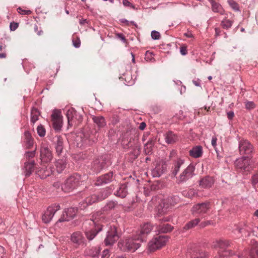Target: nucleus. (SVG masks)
I'll use <instances>...</instances> for the list:
<instances>
[{
    "label": "nucleus",
    "instance_id": "obj_1",
    "mask_svg": "<svg viewBox=\"0 0 258 258\" xmlns=\"http://www.w3.org/2000/svg\"><path fill=\"white\" fill-rule=\"evenodd\" d=\"M105 219L102 215L101 212L98 211L94 213L91 219L88 221L90 228L86 229L85 234L87 238L91 241L93 240L97 234L102 230L103 225L101 224V221Z\"/></svg>",
    "mask_w": 258,
    "mask_h": 258
},
{
    "label": "nucleus",
    "instance_id": "obj_2",
    "mask_svg": "<svg viewBox=\"0 0 258 258\" xmlns=\"http://www.w3.org/2000/svg\"><path fill=\"white\" fill-rule=\"evenodd\" d=\"M142 242L136 235L124 237L119 240L117 243L118 248L123 252H134L141 245Z\"/></svg>",
    "mask_w": 258,
    "mask_h": 258
},
{
    "label": "nucleus",
    "instance_id": "obj_3",
    "mask_svg": "<svg viewBox=\"0 0 258 258\" xmlns=\"http://www.w3.org/2000/svg\"><path fill=\"white\" fill-rule=\"evenodd\" d=\"M111 164L110 155H102L93 159L91 164L90 170L93 173L98 174L103 170L108 168Z\"/></svg>",
    "mask_w": 258,
    "mask_h": 258
},
{
    "label": "nucleus",
    "instance_id": "obj_4",
    "mask_svg": "<svg viewBox=\"0 0 258 258\" xmlns=\"http://www.w3.org/2000/svg\"><path fill=\"white\" fill-rule=\"evenodd\" d=\"M82 182L81 176L77 173H74L66 180L62 189L66 192H70L79 186Z\"/></svg>",
    "mask_w": 258,
    "mask_h": 258
},
{
    "label": "nucleus",
    "instance_id": "obj_5",
    "mask_svg": "<svg viewBox=\"0 0 258 258\" xmlns=\"http://www.w3.org/2000/svg\"><path fill=\"white\" fill-rule=\"evenodd\" d=\"M135 132V130L133 128H128L122 134L120 143L123 149H128L139 142L138 137L133 134Z\"/></svg>",
    "mask_w": 258,
    "mask_h": 258
},
{
    "label": "nucleus",
    "instance_id": "obj_6",
    "mask_svg": "<svg viewBox=\"0 0 258 258\" xmlns=\"http://www.w3.org/2000/svg\"><path fill=\"white\" fill-rule=\"evenodd\" d=\"M169 239V236L167 235L157 236L148 243V250L150 251H154L157 249H160L165 245Z\"/></svg>",
    "mask_w": 258,
    "mask_h": 258
},
{
    "label": "nucleus",
    "instance_id": "obj_7",
    "mask_svg": "<svg viewBox=\"0 0 258 258\" xmlns=\"http://www.w3.org/2000/svg\"><path fill=\"white\" fill-rule=\"evenodd\" d=\"M251 160L248 156H244L237 159L235 162L236 168L240 172H249L252 169Z\"/></svg>",
    "mask_w": 258,
    "mask_h": 258
},
{
    "label": "nucleus",
    "instance_id": "obj_8",
    "mask_svg": "<svg viewBox=\"0 0 258 258\" xmlns=\"http://www.w3.org/2000/svg\"><path fill=\"white\" fill-rule=\"evenodd\" d=\"M120 235L118 233L117 227L112 225L107 231L106 237L104 239V244L106 246L112 245L119 238Z\"/></svg>",
    "mask_w": 258,
    "mask_h": 258
},
{
    "label": "nucleus",
    "instance_id": "obj_9",
    "mask_svg": "<svg viewBox=\"0 0 258 258\" xmlns=\"http://www.w3.org/2000/svg\"><path fill=\"white\" fill-rule=\"evenodd\" d=\"M195 166L190 164L180 174L177 180V184H181L185 182L189 179L191 178L195 175L194 172Z\"/></svg>",
    "mask_w": 258,
    "mask_h": 258
},
{
    "label": "nucleus",
    "instance_id": "obj_10",
    "mask_svg": "<svg viewBox=\"0 0 258 258\" xmlns=\"http://www.w3.org/2000/svg\"><path fill=\"white\" fill-rule=\"evenodd\" d=\"M115 180V174L113 171H110L108 173L102 174L96 178L95 185L96 186H102L108 184Z\"/></svg>",
    "mask_w": 258,
    "mask_h": 258
},
{
    "label": "nucleus",
    "instance_id": "obj_11",
    "mask_svg": "<svg viewBox=\"0 0 258 258\" xmlns=\"http://www.w3.org/2000/svg\"><path fill=\"white\" fill-rule=\"evenodd\" d=\"M210 208L209 202L198 203L193 206L191 211L192 215L195 216H203L206 214Z\"/></svg>",
    "mask_w": 258,
    "mask_h": 258
},
{
    "label": "nucleus",
    "instance_id": "obj_12",
    "mask_svg": "<svg viewBox=\"0 0 258 258\" xmlns=\"http://www.w3.org/2000/svg\"><path fill=\"white\" fill-rule=\"evenodd\" d=\"M60 209L59 205H53L49 206L42 215V221L44 223H49L52 220L55 213Z\"/></svg>",
    "mask_w": 258,
    "mask_h": 258
},
{
    "label": "nucleus",
    "instance_id": "obj_13",
    "mask_svg": "<svg viewBox=\"0 0 258 258\" xmlns=\"http://www.w3.org/2000/svg\"><path fill=\"white\" fill-rule=\"evenodd\" d=\"M239 150L240 154L248 156L252 153L253 148L248 140L242 139L239 142Z\"/></svg>",
    "mask_w": 258,
    "mask_h": 258
},
{
    "label": "nucleus",
    "instance_id": "obj_14",
    "mask_svg": "<svg viewBox=\"0 0 258 258\" xmlns=\"http://www.w3.org/2000/svg\"><path fill=\"white\" fill-rule=\"evenodd\" d=\"M178 201V198L176 197H170L168 198L166 200H164L160 205V207H162V209L161 210L160 208L158 209L157 217L159 218L160 217V215L165 213L169 208V205L173 206L177 203Z\"/></svg>",
    "mask_w": 258,
    "mask_h": 258
},
{
    "label": "nucleus",
    "instance_id": "obj_15",
    "mask_svg": "<svg viewBox=\"0 0 258 258\" xmlns=\"http://www.w3.org/2000/svg\"><path fill=\"white\" fill-rule=\"evenodd\" d=\"M212 247L217 250L218 254L215 258H225L226 243L223 240H217L213 242Z\"/></svg>",
    "mask_w": 258,
    "mask_h": 258
},
{
    "label": "nucleus",
    "instance_id": "obj_16",
    "mask_svg": "<svg viewBox=\"0 0 258 258\" xmlns=\"http://www.w3.org/2000/svg\"><path fill=\"white\" fill-rule=\"evenodd\" d=\"M153 229V226L150 223L144 224L141 228V230L136 235L142 242H146L147 239V236Z\"/></svg>",
    "mask_w": 258,
    "mask_h": 258
},
{
    "label": "nucleus",
    "instance_id": "obj_17",
    "mask_svg": "<svg viewBox=\"0 0 258 258\" xmlns=\"http://www.w3.org/2000/svg\"><path fill=\"white\" fill-rule=\"evenodd\" d=\"M78 209L76 207H70L65 211V215L63 214L62 216L57 220L56 224L59 223L69 221L71 219L74 218L78 212Z\"/></svg>",
    "mask_w": 258,
    "mask_h": 258
},
{
    "label": "nucleus",
    "instance_id": "obj_18",
    "mask_svg": "<svg viewBox=\"0 0 258 258\" xmlns=\"http://www.w3.org/2000/svg\"><path fill=\"white\" fill-rule=\"evenodd\" d=\"M167 164L164 161L157 163L152 170V174L154 177H160L162 174L167 171Z\"/></svg>",
    "mask_w": 258,
    "mask_h": 258
},
{
    "label": "nucleus",
    "instance_id": "obj_19",
    "mask_svg": "<svg viewBox=\"0 0 258 258\" xmlns=\"http://www.w3.org/2000/svg\"><path fill=\"white\" fill-rule=\"evenodd\" d=\"M131 151L129 152V160L131 162H133L138 158L141 154V145L140 142L135 144L132 147L130 148Z\"/></svg>",
    "mask_w": 258,
    "mask_h": 258
},
{
    "label": "nucleus",
    "instance_id": "obj_20",
    "mask_svg": "<svg viewBox=\"0 0 258 258\" xmlns=\"http://www.w3.org/2000/svg\"><path fill=\"white\" fill-rule=\"evenodd\" d=\"M53 144L54 146L56 153L57 155H60L64 149L63 139L60 136H56L53 139Z\"/></svg>",
    "mask_w": 258,
    "mask_h": 258
},
{
    "label": "nucleus",
    "instance_id": "obj_21",
    "mask_svg": "<svg viewBox=\"0 0 258 258\" xmlns=\"http://www.w3.org/2000/svg\"><path fill=\"white\" fill-rule=\"evenodd\" d=\"M35 165L36 163L34 160L25 162L22 168V173L26 177H30L34 171Z\"/></svg>",
    "mask_w": 258,
    "mask_h": 258
},
{
    "label": "nucleus",
    "instance_id": "obj_22",
    "mask_svg": "<svg viewBox=\"0 0 258 258\" xmlns=\"http://www.w3.org/2000/svg\"><path fill=\"white\" fill-rule=\"evenodd\" d=\"M41 161L45 163L50 162L53 159L51 151L47 146H43L40 150Z\"/></svg>",
    "mask_w": 258,
    "mask_h": 258
},
{
    "label": "nucleus",
    "instance_id": "obj_23",
    "mask_svg": "<svg viewBox=\"0 0 258 258\" xmlns=\"http://www.w3.org/2000/svg\"><path fill=\"white\" fill-rule=\"evenodd\" d=\"M52 173L51 166H43L36 171V174L41 179H45Z\"/></svg>",
    "mask_w": 258,
    "mask_h": 258
},
{
    "label": "nucleus",
    "instance_id": "obj_24",
    "mask_svg": "<svg viewBox=\"0 0 258 258\" xmlns=\"http://www.w3.org/2000/svg\"><path fill=\"white\" fill-rule=\"evenodd\" d=\"M184 160L178 158L175 160L173 163V166L171 170V175L173 177H175L180 170V168L184 163Z\"/></svg>",
    "mask_w": 258,
    "mask_h": 258
},
{
    "label": "nucleus",
    "instance_id": "obj_25",
    "mask_svg": "<svg viewBox=\"0 0 258 258\" xmlns=\"http://www.w3.org/2000/svg\"><path fill=\"white\" fill-rule=\"evenodd\" d=\"M92 120L95 124V127L100 130L104 127L106 125V122L104 117L101 115H92Z\"/></svg>",
    "mask_w": 258,
    "mask_h": 258
},
{
    "label": "nucleus",
    "instance_id": "obj_26",
    "mask_svg": "<svg viewBox=\"0 0 258 258\" xmlns=\"http://www.w3.org/2000/svg\"><path fill=\"white\" fill-rule=\"evenodd\" d=\"M214 183V180L213 177L206 176L199 181V185L202 188H208L211 187Z\"/></svg>",
    "mask_w": 258,
    "mask_h": 258
},
{
    "label": "nucleus",
    "instance_id": "obj_27",
    "mask_svg": "<svg viewBox=\"0 0 258 258\" xmlns=\"http://www.w3.org/2000/svg\"><path fill=\"white\" fill-rule=\"evenodd\" d=\"M127 184L128 183L127 182L120 184L119 187L114 193V195L120 198H124L126 197L128 194Z\"/></svg>",
    "mask_w": 258,
    "mask_h": 258
},
{
    "label": "nucleus",
    "instance_id": "obj_28",
    "mask_svg": "<svg viewBox=\"0 0 258 258\" xmlns=\"http://www.w3.org/2000/svg\"><path fill=\"white\" fill-rule=\"evenodd\" d=\"M71 240L74 244L79 245L84 243L85 238L80 231H77L71 235Z\"/></svg>",
    "mask_w": 258,
    "mask_h": 258
},
{
    "label": "nucleus",
    "instance_id": "obj_29",
    "mask_svg": "<svg viewBox=\"0 0 258 258\" xmlns=\"http://www.w3.org/2000/svg\"><path fill=\"white\" fill-rule=\"evenodd\" d=\"M68 118V124L70 126H72V121L74 118L78 121V123H80L83 120V116L77 111H74V113L71 111V115L69 113V111L67 114Z\"/></svg>",
    "mask_w": 258,
    "mask_h": 258
},
{
    "label": "nucleus",
    "instance_id": "obj_30",
    "mask_svg": "<svg viewBox=\"0 0 258 258\" xmlns=\"http://www.w3.org/2000/svg\"><path fill=\"white\" fill-rule=\"evenodd\" d=\"M203 153V147L200 145H198L192 148L189 151V155L192 158H198L202 156Z\"/></svg>",
    "mask_w": 258,
    "mask_h": 258
},
{
    "label": "nucleus",
    "instance_id": "obj_31",
    "mask_svg": "<svg viewBox=\"0 0 258 258\" xmlns=\"http://www.w3.org/2000/svg\"><path fill=\"white\" fill-rule=\"evenodd\" d=\"M173 228V226L168 223H160L156 228L159 233L170 232L172 231Z\"/></svg>",
    "mask_w": 258,
    "mask_h": 258
},
{
    "label": "nucleus",
    "instance_id": "obj_32",
    "mask_svg": "<svg viewBox=\"0 0 258 258\" xmlns=\"http://www.w3.org/2000/svg\"><path fill=\"white\" fill-rule=\"evenodd\" d=\"M165 140L168 144H172L178 140V137L173 132L168 131L165 135Z\"/></svg>",
    "mask_w": 258,
    "mask_h": 258
},
{
    "label": "nucleus",
    "instance_id": "obj_33",
    "mask_svg": "<svg viewBox=\"0 0 258 258\" xmlns=\"http://www.w3.org/2000/svg\"><path fill=\"white\" fill-rule=\"evenodd\" d=\"M155 140L153 138H150L148 141L145 144L144 152L146 155H151L153 153V148L154 146Z\"/></svg>",
    "mask_w": 258,
    "mask_h": 258
},
{
    "label": "nucleus",
    "instance_id": "obj_34",
    "mask_svg": "<svg viewBox=\"0 0 258 258\" xmlns=\"http://www.w3.org/2000/svg\"><path fill=\"white\" fill-rule=\"evenodd\" d=\"M112 186H110L108 187L103 189L99 192L96 194L100 202L106 199L111 194L110 190Z\"/></svg>",
    "mask_w": 258,
    "mask_h": 258
},
{
    "label": "nucleus",
    "instance_id": "obj_35",
    "mask_svg": "<svg viewBox=\"0 0 258 258\" xmlns=\"http://www.w3.org/2000/svg\"><path fill=\"white\" fill-rule=\"evenodd\" d=\"M24 137L27 148L30 149L34 144V140L30 132L28 131H25L24 132Z\"/></svg>",
    "mask_w": 258,
    "mask_h": 258
},
{
    "label": "nucleus",
    "instance_id": "obj_36",
    "mask_svg": "<svg viewBox=\"0 0 258 258\" xmlns=\"http://www.w3.org/2000/svg\"><path fill=\"white\" fill-rule=\"evenodd\" d=\"M190 253L191 258H205L206 254V253L202 250L198 248L191 249Z\"/></svg>",
    "mask_w": 258,
    "mask_h": 258
},
{
    "label": "nucleus",
    "instance_id": "obj_37",
    "mask_svg": "<svg viewBox=\"0 0 258 258\" xmlns=\"http://www.w3.org/2000/svg\"><path fill=\"white\" fill-rule=\"evenodd\" d=\"M118 205L116 201H109L106 203L105 205L102 208L103 212H107L115 209Z\"/></svg>",
    "mask_w": 258,
    "mask_h": 258
},
{
    "label": "nucleus",
    "instance_id": "obj_38",
    "mask_svg": "<svg viewBox=\"0 0 258 258\" xmlns=\"http://www.w3.org/2000/svg\"><path fill=\"white\" fill-rule=\"evenodd\" d=\"M67 165V161L66 159L58 160L55 163L57 172L60 173L66 168Z\"/></svg>",
    "mask_w": 258,
    "mask_h": 258
},
{
    "label": "nucleus",
    "instance_id": "obj_39",
    "mask_svg": "<svg viewBox=\"0 0 258 258\" xmlns=\"http://www.w3.org/2000/svg\"><path fill=\"white\" fill-rule=\"evenodd\" d=\"M200 222V219L199 218H196L194 220H192L185 224L183 227V230L185 231L194 228L196 226L198 225Z\"/></svg>",
    "mask_w": 258,
    "mask_h": 258
},
{
    "label": "nucleus",
    "instance_id": "obj_40",
    "mask_svg": "<svg viewBox=\"0 0 258 258\" xmlns=\"http://www.w3.org/2000/svg\"><path fill=\"white\" fill-rule=\"evenodd\" d=\"M40 115L39 110L33 107L31 111V122L34 124L39 119V116Z\"/></svg>",
    "mask_w": 258,
    "mask_h": 258
},
{
    "label": "nucleus",
    "instance_id": "obj_41",
    "mask_svg": "<svg viewBox=\"0 0 258 258\" xmlns=\"http://www.w3.org/2000/svg\"><path fill=\"white\" fill-rule=\"evenodd\" d=\"M100 251L99 248L92 247L86 250L85 253L87 255L92 257H95L98 256Z\"/></svg>",
    "mask_w": 258,
    "mask_h": 258
},
{
    "label": "nucleus",
    "instance_id": "obj_42",
    "mask_svg": "<svg viewBox=\"0 0 258 258\" xmlns=\"http://www.w3.org/2000/svg\"><path fill=\"white\" fill-rule=\"evenodd\" d=\"M85 199L86 200V202H87V203H88L89 206H91L94 203L100 202L96 194L92 195L86 198Z\"/></svg>",
    "mask_w": 258,
    "mask_h": 258
},
{
    "label": "nucleus",
    "instance_id": "obj_43",
    "mask_svg": "<svg viewBox=\"0 0 258 258\" xmlns=\"http://www.w3.org/2000/svg\"><path fill=\"white\" fill-rule=\"evenodd\" d=\"M52 126L56 132H59L61 130V128L62 126V119L55 120L52 121Z\"/></svg>",
    "mask_w": 258,
    "mask_h": 258
},
{
    "label": "nucleus",
    "instance_id": "obj_44",
    "mask_svg": "<svg viewBox=\"0 0 258 258\" xmlns=\"http://www.w3.org/2000/svg\"><path fill=\"white\" fill-rule=\"evenodd\" d=\"M51 117V121L62 119L61 110L57 109H54Z\"/></svg>",
    "mask_w": 258,
    "mask_h": 258
},
{
    "label": "nucleus",
    "instance_id": "obj_45",
    "mask_svg": "<svg viewBox=\"0 0 258 258\" xmlns=\"http://www.w3.org/2000/svg\"><path fill=\"white\" fill-rule=\"evenodd\" d=\"M197 194L196 191L193 188L188 190H184L182 192V196L190 199L193 198Z\"/></svg>",
    "mask_w": 258,
    "mask_h": 258
},
{
    "label": "nucleus",
    "instance_id": "obj_46",
    "mask_svg": "<svg viewBox=\"0 0 258 258\" xmlns=\"http://www.w3.org/2000/svg\"><path fill=\"white\" fill-rule=\"evenodd\" d=\"M255 254L258 257V245L257 243L250 250L248 255L246 258H255Z\"/></svg>",
    "mask_w": 258,
    "mask_h": 258
},
{
    "label": "nucleus",
    "instance_id": "obj_47",
    "mask_svg": "<svg viewBox=\"0 0 258 258\" xmlns=\"http://www.w3.org/2000/svg\"><path fill=\"white\" fill-rule=\"evenodd\" d=\"M154 56L153 52L147 51L145 54V59L147 62H155V59Z\"/></svg>",
    "mask_w": 258,
    "mask_h": 258
},
{
    "label": "nucleus",
    "instance_id": "obj_48",
    "mask_svg": "<svg viewBox=\"0 0 258 258\" xmlns=\"http://www.w3.org/2000/svg\"><path fill=\"white\" fill-rule=\"evenodd\" d=\"M228 3L230 7L235 11H239V7L238 4L233 0H228Z\"/></svg>",
    "mask_w": 258,
    "mask_h": 258
},
{
    "label": "nucleus",
    "instance_id": "obj_49",
    "mask_svg": "<svg viewBox=\"0 0 258 258\" xmlns=\"http://www.w3.org/2000/svg\"><path fill=\"white\" fill-rule=\"evenodd\" d=\"M37 132L40 137H43L45 135V128L42 124H40L37 126Z\"/></svg>",
    "mask_w": 258,
    "mask_h": 258
},
{
    "label": "nucleus",
    "instance_id": "obj_50",
    "mask_svg": "<svg viewBox=\"0 0 258 258\" xmlns=\"http://www.w3.org/2000/svg\"><path fill=\"white\" fill-rule=\"evenodd\" d=\"M89 206L87 202H86V200L84 199L83 201L80 202L79 203L78 207H76L78 209V210H84Z\"/></svg>",
    "mask_w": 258,
    "mask_h": 258
},
{
    "label": "nucleus",
    "instance_id": "obj_51",
    "mask_svg": "<svg viewBox=\"0 0 258 258\" xmlns=\"http://www.w3.org/2000/svg\"><path fill=\"white\" fill-rule=\"evenodd\" d=\"M6 45L2 44H0V58H5L7 57V53L6 52Z\"/></svg>",
    "mask_w": 258,
    "mask_h": 258
},
{
    "label": "nucleus",
    "instance_id": "obj_52",
    "mask_svg": "<svg viewBox=\"0 0 258 258\" xmlns=\"http://www.w3.org/2000/svg\"><path fill=\"white\" fill-rule=\"evenodd\" d=\"M244 103L245 108L247 110H251L255 107V104L253 101H246Z\"/></svg>",
    "mask_w": 258,
    "mask_h": 258
},
{
    "label": "nucleus",
    "instance_id": "obj_53",
    "mask_svg": "<svg viewBox=\"0 0 258 258\" xmlns=\"http://www.w3.org/2000/svg\"><path fill=\"white\" fill-rule=\"evenodd\" d=\"M151 37L154 40H159L160 38V34L159 32L153 30L151 32Z\"/></svg>",
    "mask_w": 258,
    "mask_h": 258
},
{
    "label": "nucleus",
    "instance_id": "obj_54",
    "mask_svg": "<svg viewBox=\"0 0 258 258\" xmlns=\"http://www.w3.org/2000/svg\"><path fill=\"white\" fill-rule=\"evenodd\" d=\"M36 154L35 150L32 151H27L26 152L25 154V156L26 158L28 159H29L30 158H32L35 157Z\"/></svg>",
    "mask_w": 258,
    "mask_h": 258
},
{
    "label": "nucleus",
    "instance_id": "obj_55",
    "mask_svg": "<svg viewBox=\"0 0 258 258\" xmlns=\"http://www.w3.org/2000/svg\"><path fill=\"white\" fill-rule=\"evenodd\" d=\"M17 11H18V12L21 15H29L31 14L32 13V12L30 10H23L20 7L18 8Z\"/></svg>",
    "mask_w": 258,
    "mask_h": 258
},
{
    "label": "nucleus",
    "instance_id": "obj_56",
    "mask_svg": "<svg viewBox=\"0 0 258 258\" xmlns=\"http://www.w3.org/2000/svg\"><path fill=\"white\" fill-rule=\"evenodd\" d=\"M211 3L213 11L214 12H218L219 9H220V6H219V5L216 3L214 2L213 1H212Z\"/></svg>",
    "mask_w": 258,
    "mask_h": 258
},
{
    "label": "nucleus",
    "instance_id": "obj_57",
    "mask_svg": "<svg viewBox=\"0 0 258 258\" xmlns=\"http://www.w3.org/2000/svg\"><path fill=\"white\" fill-rule=\"evenodd\" d=\"M73 45L75 48H79L81 45V41L79 38H77L76 39H73L72 40Z\"/></svg>",
    "mask_w": 258,
    "mask_h": 258
},
{
    "label": "nucleus",
    "instance_id": "obj_58",
    "mask_svg": "<svg viewBox=\"0 0 258 258\" xmlns=\"http://www.w3.org/2000/svg\"><path fill=\"white\" fill-rule=\"evenodd\" d=\"M119 121V117L116 115H113L111 117V122L112 124H115Z\"/></svg>",
    "mask_w": 258,
    "mask_h": 258
},
{
    "label": "nucleus",
    "instance_id": "obj_59",
    "mask_svg": "<svg viewBox=\"0 0 258 258\" xmlns=\"http://www.w3.org/2000/svg\"><path fill=\"white\" fill-rule=\"evenodd\" d=\"M251 183L253 185H254L258 183V172L252 176Z\"/></svg>",
    "mask_w": 258,
    "mask_h": 258
},
{
    "label": "nucleus",
    "instance_id": "obj_60",
    "mask_svg": "<svg viewBox=\"0 0 258 258\" xmlns=\"http://www.w3.org/2000/svg\"><path fill=\"white\" fill-rule=\"evenodd\" d=\"M19 26V23L17 22H11L10 25V29L11 31L16 30Z\"/></svg>",
    "mask_w": 258,
    "mask_h": 258
},
{
    "label": "nucleus",
    "instance_id": "obj_61",
    "mask_svg": "<svg viewBox=\"0 0 258 258\" xmlns=\"http://www.w3.org/2000/svg\"><path fill=\"white\" fill-rule=\"evenodd\" d=\"M180 52L182 55H185L187 53V46L183 45L180 47Z\"/></svg>",
    "mask_w": 258,
    "mask_h": 258
},
{
    "label": "nucleus",
    "instance_id": "obj_62",
    "mask_svg": "<svg viewBox=\"0 0 258 258\" xmlns=\"http://www.w3.org/2000/svg\"><path fill=\"white\" fill-rule=\"evenodd\" d=\"M212 224H213V223L211 221H207L202 222L199 224V227L200 228H203L205 227L206 226H207L209 225Z\"/></svg>",
    "mask_w": 258,
    "mask_h": 258
},
{
    "label": "nucleus",
    "instance_id": "obj_63",
    "mask_svg": "<svg viewBox=\"0 0 258 258\" xmlns=\"http://www.w3.org/2000/svg\"><path fill=\"white\" fill-rule=\"evenodd\" d=\"M123 4L124 6L126 7H130L133 9H135V6L131 3L128 0H123Z\"/></svg>",
    "mask_w": 258,
    "mask_h": 258
},
{
    "label": "nucleus",
    "instance_id": "obj_64",
    "mask_svg": "<svg viewBox=\"0 0 258 258\" xmlns=\"http://www.w3.org/2000/svg\"><path fill=\"white\" fill-rule=\"evenodd\" d=\"M109 255V251L108 249H104L103 251L102 258H108Z\"/></svg>",
    "mask_w": 258,
    "mask_h": 258
}]
</instances>
